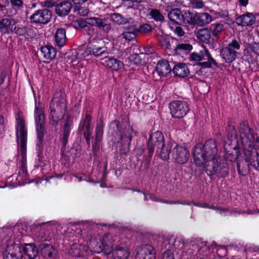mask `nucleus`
Masks as SVG:
<instances>
[{"mask_svg": "<svg viewBox=\"0 0 259 259\" xmlns=\"http://www.w3.org/2000/svg\"><path fill=\"white\" fill-rule=\"evenodd\" d=\"M138 33L146 34L152 31V26L147 23L141 24L138 28H137Z\"/></svg>", "mask_w": 259, "mask_h": 259, "instance_id": "54", "label": "nucleus"}, {"mask_svg": "<svg viewBox=\"0 0 259 259\" xmlns=\"http://www.w3.org/2000/svg\"><path fill=\"white\" fill-rule=\"evenodd\" d=\"M236 147L232 146V145L228 143H225L224 150L226 152V156L228 160L233 162L236 161V164L239 160H243V149L240 151L239 148V144H237Z\"/></svg>", "mask_w": 259, "mask_h": 259, "instance_id": "16", "label": "nucleus"}, {"mask_svg": "<svg viewBox=\"0 0 259 259\" xmlns=\"http://www.w3.org/2000/svg\"><path fill=\"white\" fill-rule=\"evenodd\" d=\"M123 31H126L127 33H133L137 35L136 25L134 24L130 25L129 24L127 26L124 27Z\"/></svg>", "mask_w": 259, "mask_h": 259, "instance_id": "56", "label": "nucleus"}, {"mask_svg": "<svg viewBox=\"0 0 259 259\" xmlns=\"http://www.w3.org/2000/svg\"><path fill=\"white\" fill-rule=\"evenodd\" d=\"M225 134L227 141L225 143H228L232 146L236 147L237 144L239 143L237 137V129L235 126V119L233 117H228L225 126Z\"/></svg>", "mask_w": 259, "mask_h": 259, "instance_id": "12", "label": "nucleus"}, {"mask_svg": "<svg viewBox=\"0 0 259 259\" xmlns=\"http://www.w3.org/2000/svg\"><path fill=\"white\" fill-rule=\"evenodd\" d=\"M121 145L119 147V153L121 155H126L130 151V146L132 142L131 136L122 135L120 136Z\"/></svg>", "mask_w": 259, "mask_h": 259, "instance_id": "35", "label": "nucleus"}, {"mask_svg": "<svg viewBox=\"0 0 259 259\" xmlns=\"http://www.w3.org/2000/svg\"><path fill=\"white\" fill-rule=\"evenodd\" d=\"M144 51L145 54L150 55L149 57L148 58V60H149L151 58L152 60L158 59L159 58L158 55L155 53V48L152 46L147 45L144 47Z\"/></svg>", "mask_w": 259, "mask_h": 259, "instance_id": "50", "label": "nucleus"}, {"mask_svg": "<svg viewBox=\"0 0 259 259\" xmlns=\"http://www.w3.org/2000/svg\"><path fill=\"white\" fill-rule=\"evenodd\" d=\"M183 11L180 9H172L168 13V19L176 24L182 25Z\"/></svg>", "mask_w": 259, "mask_h": 259, "instance_id": "34", "label": "nucleus"}, {"mask_svg": "<svg viewBox=\"0 0 259 259\" xmlns=\"http://www.w3.org/2000/svg\"><path fill=\"white\" fill-rule=\"evenodd\" d=\"M110 128L111 130L113 131L116 135H118L120 137L121 132L122 130L121 125L120 122L118 120H114L110 122L109 124Z\"/></svg>", "mask_w": 259, "mask_h": 259, "instance_id": "51", "label": "nucleus"}, {"mask_svg": "<svg viewBox=\"0 0 259 259\" xmlns=\"http://www.w3.org/2000/svg\"><path fill=\"white\" fill-rule=\"evenodd\" d=\"M92 116L91 112L87 113L82 117L79 121L77 129V133L93 132L94 125L92 124Z\"/></svg>", "mask_w": 259, "mask_h": 259, "instance_id": "17", "label": "nucleus"}, {"mask_svg": "<svg viewBox=\"0 0 259 259\" xmlns=\"http://www.w3.org/2000/svg\"><path fill=\"white\" fill-rule=\"evenodd\" d=\"M198 39L202 42L208 44L211 39V30L207 28L199 29L196 33Z\"/></svg>", "mask_w": 259, "mask_h": 259, "instance_id": "38", "label": "nucleus"}, {"mask_svg": "<svg viewBox=\"0 0 259 259\" xmlns=\"http://www.w3.org/2000/svg\"><path fill=\"white\" fill-rule=\"evenodd\" d=\"M162 259H175L173 253L170 251L167 250L165 251L163 254Z\"/></svg>", "mask_w": 259, "mask_h": 259, "instance_id": "62", "label": "nucleus"}, {"mask_svg": "<svg viewBox=\"0 0 259 259\" xmlns=\"http://www.w3.org/2000/svg\"><path fill=\"white\" fill-rule=\"evenodd\" d=\"M174 76L185 78L190 74V70L188 66L184 63H177L175 64L171 71Z\"/></svg>", "mask_w": 259, "mask_h": 259, "instance_id": "27", "label": "nucleus"}, {"mask_svg": "<svg viewBox=\"0 0 259 259\" xmlns=\"http://www.w3.org/2000/svg\"><path fill=\"white\" fill-rule=\"evenodd\" d=\"M175 144L172 141H168L164 146L157 147L156 154H158L160 158L164 161H167L169 159V154Z\"/></svg>", "mask_w": 259, "mask_h": 259, "instance_id": "25", "label": "nucleus"}, {"mask_svg": "<svg viewBox=\"0 0 259 259\" xmlns=\"http://www.w3.org/2000/svg\"><path fill=\"white\" fill-rule=\"evenodd\" d=\"M85 52L88 55L94 56L100 60L107 59L108 55L107 48L95 39L88 43Z\"/></svg>", "mask_w": 259, "mask_h": 259, "instance_id": "9", "label": "nucleus"}, {"mask_svg": "<svg viewBox=\"0 0 259 259\" xmlns=\"http://www.w3.org/2000/svg\"><path fill=\"white\" fill-rule=\"evenodd\" d=\"M149 198L150 199H151L152 200H153L154 201L159 202L161 203H166V204H182V205H189L191 204V203L189 202H183V201H179V200L171 201V200H165V199H158L157 198V197L155 195H154L153 194H150L149 195Z\"/></svg>", "mask_w": 259, "mask_h": 259, "instance_id": "44", "label": "nucleus"}, {"mask_svg": "<svg viewBox=\"0 0 259 259\" xmlns=\"http://www.w3.org/2000/svg\"><path fill=\"white\" fill-rule=\"evenodd\" d=\"M159 44L161 48L165 50H169L171 53L174 51L175 43L177 42V39H172L170 41V38L167 36L160 35L158 37Z\"/></svg>", "mask_w": 259, "mask_h": 259, "instance_id": "30", "label": "nucleus"}, {"mask_svg": "<svg viewBox=\"0 0 259 259\" xmlns=\"http://www.w3.org/2000/svg\"><path fill=\"white\" fill-rule=\"evenodd\" d=\"M196 12L183 11L182 25H196Z\"/></svg>", "mask_w": 259, "mask_h": 259, "instance_id": "33", "label": "nucleus"}, {"mask_svg": "<svg viewBox=\"0 0 259 259\" xmlns=\"http://www.w3.org/2000/svg\"><path fill=\"white\" fill-rule=\"evenodd\" d=\"M83 247L80 245H73L70 250V253L76 257H80L84 255Z\"/></svg>", "mask_w": 259, "mask_h": 259, "instance_id": "49", "label": "nucleus"}, {"mask_svg": "<svg viewBox=\"0 0 259 259\" xmlns=\"http://www.w3.org/2000/svg\"><path fill=\"white\" fill-rule=\"evenodd\" d=\"M197 252L200 255H204V252H206L208 249L206 242H199L197 244Z\"/></svg>", "mask_w": 259, "mask_h": 259, "instance_id": "55", "label": "nucleus"}, {"mask_svg": "<svg viewBox=\"0 0 259 259\" xmlns=\"http://www.w3.org/2000/svg\"><path fill=\"white\" fill-rule=\"evenodd\" d=\"M73 120L69 114H67L65 120L63 128V135L61 139V144L63 147H65L68 143V139L72 126H73Z\"/></svg>", "mask_w": 259, "mask_h": 259, "instance_id": "23", "label": "nucleus"}, {"mask_svg": "<svg viewBox=\"0 0 259 259\" xmlns=\"http://www.w3.org/2000/svg\"><path fill=\"white\" fill-rule=\"evenodd\" d=\"M160 77H167L170 73L172 69L168 61L164 59H159L154 69Z\"/></svg>", "mask_w": 259, "mask_h": 259, "instance_id": "20", "label": "nucleus"}, {"mask_svg": "<svg viewBox=\"0 0 259 259\" xmlns=\"http://www.w3.org/2000/svg\"><path fill=\"white\" fill-rule=\"evenodd\" d=\"M250 55H245L246 61L249 63H254L257 56H259V43L253 42L250 44Z\"/></svg>", "mask_w": 259, "mask_h": 259, "instance_id": "37", "label": "nucleus"}, {"mask_svg": "<svg viewBox=\"0 0 259 259\" xmlns=\"http://www.w3.org/2000/svg\"><path fill=\"white\" fill-rule=\"evenodd\" d=\"M255 21V16L250 13L247 12L236 19V22L239 26H250L252 25Z\"/></svg>", "mask_w": 259, "mask_h": 259, "instance_id": "28", "label": "nucleus"}, {"mask_svg": "<svg viewBox=\"0 0 259 259\" xmlns=\"http://www.w3.org/2000/svg\"><path fill=\"white\" fill-rule=\"evenodd\" d=\"M101 244H102V250H106L109 249L110 247V244L109 243H106L105 241V236L103 237L102 240H101Z\"/></svg>", "mask_w": 259, "mask_h": 259, "instance_id": "63", "label": "nucleus"}, {"mask_svg": "<svg viewBox=\"0 0 259 259\" xmlns=\"http://www.w3.org/2000/svg\"><path fill=\"white\" fill-rule=\"evenodd\" d=\"M122 36L125 39L131 41L136 38L137 34H133V33H127L126 31H123L122 33Z\"/></svg>", "mask_w": 259, "mask_h": 259, "instance_id": "59", "label": "nucleus"}, {"mask_svg": "<svg viewBox=\"0 0 259 259\" xmlns=\"http://www.w3.org/2000/svg\"><path fill=\"white\" fill-rule=\"evenodd\" d=\"M19 36H23L25 39H29L33 36L32 30L27 26L16 24L13 26V33Z\"/></svg>", "mask_w": 259, "mask_h": 259, "instance_id": "24", "label": "nucleus"}, {"mask_svg": "<svg viewBox=\"0 0 259 259\" xmlns=\"http://www.w3.org/2000/svg\"><path fill=\"white\" fill-rule=\"evenodd\" d=\"M191 4L196 8H202L204 6L202 0H190Z\"/></svg>", "mask_w": 259, "mask_h": 259, "instance_id": "61", "label": "nucleus"}, {"mask_svg": "<svg viewBox=\"0 0 259 259\" xmlns=\"http://www.w3.org/2000/svg\"><path fill=\"white\" fill-rule=\"evenodd\" d=\"M108 18L110 21H112L118 25L131 24L133 21L131 17L127 18L122 15L117 13L110 14Z\"/></svg>", "mask_w": 259, "mask_h": 259, "instance_id": "32", "label": "nucleus"}, {"mask_svg": "<svg viewBox=\"0 0 259 259\" xmlns=\"http://www.w3.org/2000/svg\"><path fill=\"white\" fill-rule=\"evenodd\" d=\"M16 138L18 143V132L20 134L19 152L21 155L23 162L26 161V151L27 141V130L23 118L17 115L16 117Z\"/></svg>", "mask_w": 259, "mask_h": 259, "instance_id": "7", "label": "nucleus"}, {"mask_svg": "<svg viewBox=\"0 0 259 259\" xmlns=\"http://www.w3.org/2000/svg\"><path fill=\"white\" fill-rule=\"evenodd\" d=\"M22 257L21 244L12 241L8 242L3 252L4 259H22Z\"/></svg>", "mask_w": 259, "mask_h": 259, "instance_id": "13", "label": "nucleus"}, {"mask_svg": "<svg viewBox=\"0 0 259 259\" xmlns=\"http://www.w3.org/2000/svg\"><path fill=\"white\" fill-rule=\"evenodd\" d=\"M91 26H95L100 30L108 32L111 28V24L109 22V18L107 17H91Z\"/></svg>", "mask_w": 259, "mask_h": 259, "instance_id": "19", "label": "nucleus"}, {"mask_svg": "<svg viewBox=\"0 0 259 259\" xmlns=\"http://www.w3.org/2000/svg\"><path fill=\"white\" fill-rule=\"evenodd\" d=\"M17 22L11 18H4L0 19V32L2 34H9L13 33V26Z\"/></svg>", "mask_w": 259, "mask_h": 259, "instance_id": "22", "label": "nucleus"}, {"mask_svg": "<svg viewBox=\"0 0 259 259\" xmlns=\"http://www.w3.org/2000/svg\"><path fill=\"white\" fill-rule=\"evenodd\" d=\"M72 7V3L70 1L64 0L56 5L55 12L58 16L64 17L69 13Z\"/></svg>", "mask_w": 259, "mask_h": 259, "instance_id": "26", "label": "nucleus"}, {"mask_svg": "<svg viewBox=\"0 0 259 259\" xmlns=\"http://www.w3.org/2000/svg\"><path fill=\"white\" fill-rule=\"evenodd\" d=\"M130 255L128 250L121 246H117L112 251L113 259H127Z\"/></svg>", "mask_w": 259, "mask_h": 259, "instance_id": "36", "label": "nucleus"}, {"mask_svg": "<svg viewBox=\"0 0 259 259\" xmlns=\"http://www.w3.org/2000/svg\"><path fill=\"white\" fill-rule=\"evenodd\" d=\"M105 124L104 123V119L103 117H100L99 120L97 122L95 127V136L102 138Z\"/></svg>", "mask_w": 259, "mask_h": 259, "instance_id": "46", "label": "nucleus"}, {"mask_svg": "<svg viewBox=\"0 0 259 259\" xmlns=\"http://www.w3.org/2000/svg\"><path fill=\"white\" fill-rule=\"evenodd\" d=\"M171 154L175 161L179 164L186 163L189 158V152L186 147L175 143Z\"/></svg>", "mask_w": 259, "mask_h": 259, "instance_id": "15", "label": "nucleus"}, {"mask_svg": "<svg viewBox=\"0 0 259 259\" xmlns=\"http://www.w3.org/2000/svg\"><path fill=\"white\" fill-rule=\"evenodd\" d=\"M209 29L211 30V33L212 35V40L213 41L214 39H217L219 37V35L222 32L224 29V25L221 23L212 24L210 25Z\"/></svg>", "mask_w": 259, "mask_h": 259, "instance_id": "43", "label": "nucleus"}, {"mask_svg": "<svg viewBox=\"0 0 259 259\" xmlns=\"http://www.w3.org/2000/svg\"><path fill=\"white\" fill-rule=\"evenodd\" d=\"M168 108L172 117L175 118H183L190 110L187 102L180 100L172 101L169 103Z\"/></svg>", "mask_w": 259, "mask_h": 259, "instance_id": "10", "label": "nucleus"}, {"mask_svg": "<svg viewBox=\"0 0 259 259\" xmlns=\"http://www.w3.org/2000/svg\"><path fill=\"white\" fill-rule=\"evenodd\" d=\"M237 52L234 49H230V48H224L220 51V55L227 63L233 62L236 58Z\"/></svg>", "mask_w": 259, "mask_h": 259, "instance_id": "31", "label": "nucleus"}, {"mask_svg": "<svg viewBox=\"0 0 259 259\" xmlns=\"http://www.w3.org/2000/svg\"><path fill=\"white\" fill-rule=\"evenodd\" d=\"M50 116L51 119L50 124L51 126V129L52 131H54L56 133L58 131L57 126L59 123V121L63 119L64 117H62L61 116L55 115L54 112H53L52 114H50Z\"/></svg>", "mask_w": 259, "mask_h": 259, "instance_id": "48", "label": "nucleus"}, {"mask_svg": "<svg viewBox=\"0 0 259 259\" xmlns=\"http://www.w3.org/2000/svg\"><path fill=\"white\" fill-rule=\"evenodd\" d=\"M196 25L204 26L209 23L211 20V16L207 13L196 12Z\"/></svg>", "mask_w": 259, "mask_h": 259, "instance_id": "41", "label": "nucleus"}, {"mask_svg": "<svg viewBox=\"0 0 259 259\" xmlns=\"http://www.w3.org/2000/svg\"><path fill=\"white\" fill-rule=\"evenodd\" d=\"M149 16L150 18L154 20L156 22H162L164 20V17L161 13L160 11L156 9H149Z\"/></svg>", "mask_w": 259, "mask_h": 259, "instance_id": "45", "label": "nucleus"}, {"mask_svg": "<svg viewBox=\"0 0 259 259\" xmlns=\"http://www.w3.org/2000/svg\"><path fill=\"white\" fill-rule=\"evenodd\" d=\"M34 122L36 133V146L41 148L44 146V137L47 133V131L44 111L41 107L36 105V103H35L34 109Z\"/></svg>", "mask_w": 259, "mask_h": 259, "instance_id": "5", "label": "nucleus"}, {"mask_svg": "<svg viewBox=\"0 0 259 259\" xmlns=\"http://www.w3.org/2000/svg\"><path fill=\"white\" fill-rule=\"evenodd\" d=\"M192 49L193 46L191 44L178 41L177 40L174 50L172 51V54L175 55L181 56L182 57H184V55L189 54Z\"/></svg>", "mask_w": 259, "mask_h": 259, "instance_id": "21", "label": "nucleus"}, {"mask_svg": "<svg viewBox=\"0 0 259 259\" xmlns=\"http://www.w3.org/2000/svg\"><path fill=\"white\" fill-rule=\"evenodd\" d=\"M102 138L92 136V149L94 157H97L100 150V143Z\"/></svg>", "mask_w": 259, "mask_h": 259, "instance_id": "47", "label": "nucleus"}, {"mask_svg": "<svg viewBox=\"0 0 259 259\" xmlns=\"http://www.w3.org/2000/svg\"><path fill=\"white\" fill-rule=\"evenodd\" d=\"M90 20H91V17L85 19L80 18L75 20V23L78 27L83 28L87 27L88 25L91 26V21Z\"/></svg>", "mask_w": 259, "mask_h": 259, "instance_id": "52", "label": "nucleus"}, {"mask_svg": "<svg viewBox=\"0 0 259 259\" xmlns=\"http://www.w3.org/2000/svg\"><path fill=\"white\" fill-rule=\"evenodd\" d=\"M105 62L106 63L107 66L115 71L121 69L123 66V63L117 59L107 57L105 59Z\"/></svg>", "mask_w": 259, "mask_h": 259, "instance_id": "42", "label": "nucleus"}, {"mask_svg": "<svg viewBox=\"0 0 259 259\" xmlns=\"http://www.w3.org/2000/svg\"><path fill=\"white\" fill-rule=\"evenodd\" d=\"M243 160L237 163V171L239 175L244 176L249 172L250 167L259 171V153L255 146H248L243 149Z\"/></svg>", "mask_w": 259, "mask_h": 259, "instance_id": "3", "label": "nucleus"}, {"mask_svg": "<svg viewBox=\"0 0 259 259\" xmlns=\"http://www.w3.org/2000/svg\"><path fill=\"white\" fill-rule=\"evenodd\" d=\"M193 158L196 166H203L204 170L212 180L215 176L218 179L229 176V166L224 156L218 154L217 142L209 139L204 144L198 143L193 148Z\"/></svg>", "mask_w": 259, "mask_h": 259, "instance_id": "1", "label": "nucleus"}, {"mask_svg": "<svg viewBox=\"0 0 259 259\" xmlns=\"http://www.w3.org/2000/svg\"><path fill=\"white\" fill-rule=\"evenodd\" d=\"M128 59L131 63L136 66H138L141 64L142 62V59L140 57V55L138 53L130 54L128 57Z\"/></svg>", "mask_w": 259, "mask_h": 259, "instance_id": "53", "label": "nucleus"}, {"mask_svg": "<svg viewBox=\"0 0 259 259\" xmlns=\"http://www.w3.org/2000/svg\"><path fill=\"white\" fill-rule=\"evenodd\" d=\"M164 137L162 132L157 131L149 134L146 143L147 150L144 147H140L137 151L139 155L144 154L141 165L142 170L148 169L155 147H160V146H164Z\"/></svg>", "mask_w": 259, "mask_h": 259, "instance_id": "2", "label": "nucleus"}, {"mask_svg": "<svg viewBox=\"0 0 259 259\" xmlns=\"http://www.w3.org/2000/svg\"><path fill=\"white\" fill-rule=\"evenodd\" d=\"M43 147L40 148V147H38V151L37 152V158H36V160H38L39 163H43L44 164V156L43 155L42 151H43Z\"/></svg>", "mask_w": 259, "mask_h": 259, "instance_id": "60", "label": "nucleus"}, {"mask_svg": "<svg viewBox=\"0 0 259 259\" xmlns=\"http://www.w3.org/2000/svg\"><path fill=\"white\" fill-rule=\"evenodd\" d=\"M156 251L154 247L150 244L142 246L137 252L136 259H155Z\"/></svg>", "mask_w": 259, "mask_h": 259, "instance_id": "18", "label": "nucleus"}, {"mask_svg": "<svg viewBox=\"0 0 259 259\" xmlns=\"http://www.w3.org/2000/svg\"><path fill=\"white\" fill-rule=\"evenodd\" d=\"M57 4L56 2L51 1V0H47L44 2V5L46 8H52L53 7H55Z\"/></svg>", "mask_w": 259, "mask_h": 259, "instance_id": "64", "label": "nucleus"}, {"mask_svg": "<svg viewBox=\"0 0 259 259\" xmlns=\"http://www.w3.org/2000/svg\"><path fill=\"white\" fill-rule=\"evenodd\" d=\"M38 239L40 242L38 246L42 257L46 258H55L57 253V250L54 246L48 243V242H50L51 238H50L48 239V237L41 235L40 238L38 236Z\"/></svg>", "mask_w": 259, "mask_h": 259, "instance_id": "14", "label": "nucleus"}, {"mask_svg": "<svg viewBox=\"0 0 259 259\" xmlns=\"http://www.w3.org/2000/svg\"><path fill=\"white\" fill-rule=\"evenodd\" d=\"M227 47L230 48V49L239 50L240 48V44L239 41L236 39H233L228 44V47Z\"/></svg>", "mask_w": 259, "mask_h": 259, "instance_id": "57", "label": "nucleus"}, {"mask_svg": "<svg viewBox=\"0 0 259 259\" xmlns=\"http://www.w3.org/2000/svg\"><path fill=\"white\" fill-rule=\"evenodd\" d=\"M55 40L58 47L61 48L64 46L66 40L65 29L60 28L57 29L55 34Z\"/></svg>", "mask_w": 259, "mask_h": 259, "instance_id": "40", "label": "nucleus"}, {"mask_svg": "<svg viewBox=\"0 0 259 259\" xmlns=\"http://www.w3.org/2000/svg\"><path fill=\"white\" fill-rule=\"evenodd\" d=\"M189 59L191 61L207 60L206 61L198 63L202 68H210L211 67V64H213L215 66H218L217 62L211 57L209 51L206 48L200 51L199 53L196 52L192 53L190 55Z\"/></svg>", "mask_w": 259, "mask_h": 259, "instance_id": "8", "label": "nucleus"}, {"mask_svg": "<svg viewBox=\"0 0 259 259\" xmlns=\"http://www.w3.org/2000/svg\"><path fill=\"white\" fill-rule=\"evenodd\" d=\"M52 16V12L45 8L35 11L29 19L31 24L42 25L48 24L51 21Z\"/></svg>", "mask_w": 259, "mask_h": 259, "instance_id": "11", "label": "nucleus"}, {"mask_svg": "<svg viewBox=\"0 0 259 259\" xmlns=\"http://www.w3.org/2000/svg\"><path fill=\"white\" fill-rule=\"evenodd\" d=\"M40 52L44 58L48 60H52L55 58L57 54L56 49L51 45L41 47Z\"/></svg>", "mask_w": 259, "mask_h": 259, "instance_id": "39", "label": "nucleus"}, {"mask_svg": "<svg viewBox=\"0 0 259 259\" xmlns=\"http://www.w3.org/2000/svg\"><path fill=\"white\" fill-rule=\"evenodd\" d=\"M68 107V102L65 92L61 89L57 90L49 104L50 114L64 117Z\"/></svg>", "mask_w": 259, "mask_h": 259, "instance_id": "6", "label": "nucleus"}, {"mask_svg": "<svg viewBox=\"0 0 259 259\" xmlns=\"http://www.w3.org/2000/svg\"><path fill=\"white\" fill-rule=\"evenodd\" d=\"M238 130L243 148L254 146V144L259 143V137L256 130L249 124L247 120H242L239 123Z\"/></svg>", "mask_w": 259, "mask_h": 259, "instance_id": "4", "label": "nucleus"}, {"mask_svg": "<svg viewBox=\"0 0 259 259\" xmlns=\"http://www.w3.org/2000/svg\"><path fill=\"white\" fill-rule=\"evenodd\" d=\"M21 250L23 255L27 256L28 259H34L38 254V248L33 244H24L21 246Z\"/></svg>", "mask_w": 259, "mask_h": 259, "instance_id": "29", "label": "nucleus"}, {"mask_svg": "<svg viewBox=\"0 0 259 259\" xmlns=\"http://www.w3.org/2000/svg\"><path fill=\"white\" fill-rule=\"evenodd\" d=\"M79 134L82 135L84 138L85 140V142L88 146V148L90 147L91 139L92 138L93 132H85L83 133H79Z\"/></svg>", "mask_w": 259, "mask_h": 259, "instance_id": "58", "label": "nucleus"}]
</instances>
